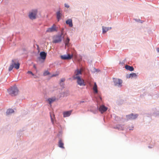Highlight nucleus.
Wrapping results in <instances>:
<instances>
[{
	"label": "nucleus",
	"instance_id": "nucleus-33",
	"mask_svg": "<svg viewBox=\"0 0 159 159\" xmlns=\"http://www.w3.org/2000/svg\"><path fill=\"white\" fill-rule=\"evenodd\" d=\"M56 76V75H52V76Z\"/></svg>",
	"mask_w": 159,
	"mask_h": 159
},
{
	"label": "nucleus",
	"instance_id": "nucleus-24",
	"mask_svg": "<svg viewBox=\"0 0 159 159\" xmlns=\"http://www.w3.org/2000/svg\"><path fill=\"white\" fill-rule=\"evenodd\" d=\"M70 39L68 38H67L65 42V45H67L69 43Z\"/></svg>",
	"mask_w": 159,
	"mask_h": 159
},
{
	"label": "nucleus",
	"instance_id": "nucleus-18",
	"mask_svg": "<svg viewBox=\"0 0 159 159\" xmlns=\"http://www.w3.org/2000/svg\"><path fill=\"white\" fill-rule=\"evenodd\" d=\"M125 68L126 70L130 71H132L134 70V68L132 66H131L127 65H126L125 66Z\"/></svg>",
	"mask_w": 159,
	"mask_h": 159
},
{
	"label": "nucleus",
	"instance_id": "nucleus-7",
	"mask_svg": "<svg viewBox=\"0 0 159 159\" xmlns=\"http://www.w3.org/2000/svg\"><path fill=\"white\" fill-rule=\"evenodd\" d=\"M138 116V115L137 114L134 115L133 113H131L130 115H127L126 117L127 120H134L137 118Z\"/></svg>",
	"mask_w": 159,
	"mask_h": 159
},
{
	"label": "nucleus",
	"instance_id": "nucleus-19",
	"mask_svg": "<svg viewBox=\"0 0 159 159\" xmlns=\"http://www.w3.org/2000/svg\"><path fill=\"white\" fill-rule=\"evenodd\" d=\"M93 89L95 93H97L98 92V89H97V86L95 82L94 84V85L93 88Z\"/></svg>",
	"mask_w": 159,
	"mask_h": 159
},
{
	"label": "nucleus",
	"instance_id": "nucleus-14",
	"mask_svg": "<svg viewBox=\"0 0 159 159\" xmlns=\"http://www.w3.org/2000/svg\"><path fill=\"white\" fill-rule=\"evenodd\" d=\"M71 112V111H69L64 112L63 113V116L64 117H66L69 116L70 115Z\"/></svg>",
	"mask_w": 159,
	"mask_h": 159
},
{
	"label": "nucleus",
	"instance_id": "nucleus-12",
	"mask_svg": "<svg viewBox=\"0 0 159 159\" xmlns=\"http://www.w3.org/2000/svg\"><path fill=\"white\" fill-rule=\"evenodd\" d=\"M12 64H13V66L16 69H19L20 67V64L17 62V63H16L15 60H12Z\"/></svg>",
	"mask_w": 159,
	"mask_h": 159
},
{
	"label": "nucleus",
	"instance_id": "nucleus-28",
	"mask_svg": "<svg viewBox=\"0 0 159 159\" xmlns=\"http://www.w3.org/2000/svg\"><path fill=\"white\" fill-rule=\"evenodd\" d=\"M64 5H65V6L67 7V8H69V6L67 4H66V3H65L64 4Z\"/></svg>",
	"mask_w": 159,
	"mask_h": 159
},
{
	"label": "nucleus",
	"instance_id": "nucleus-2",
	"mask_svg": "<svg viewBox=\"0 0 159 159\" xmlns=\"http://www.w3.org/2000/svg\"><path fill=\"white\" fill-rule=\"evenodd\" d=\"M8 91L9 94L12 96L16 95L19 92L18 89L16 86L11 87Z\"/></svg>",
	"mask_w": 159,
	"mask_h": 159
},
{
	"label": "nucleus",
	"instance_id": "nucleus-34",
	"mask_svg": "<svg viewBox=\"0 0 159 159\" xmlns=\"http://www.w3.org/2000/svg\"><path fill=\"white\" fill-rule=\"evenodd\" d=\"M100 99H101V98L100 97Z\"/></svg>",
	"mask_w": 159,
	"mask_h": 159
},
{
	"label": "nucleus",
	"instance_id": "nucleus-6",
	"mask_svg": "<svg viewBox=\"0 0 159 159\" xmlns=\"http://www.w3.org/2000/svg\"><path fill=\"white\" fill-rule=\"evenodd\" d=\"M62 40V35H58L56 36L53 41V42L55 43H57L60 42Z\"/></svg>",
	"mask_w": 159,
	"mask_h": 159
},
{
	"label": "nucleus",
	"instance_id": "nucleus-30",
	"mask_svg": "<svg viewBox=\"0 0 159 159\" xmlns=\"http://www.w3.org/2000/svg\"><path fill=\"white\" fill-rule=\"evenodd\" d=\"M51 121H52V123H53V118H52L51 116Z\"/></svg>",
	"mask_w": 159,
	"mask_h": 159
},
{
	"label": "nucleus",
	"instance_id": "nucleus-8",
	"mask_svg": "<svg viewBox=\"0 0 159 159\" xmlns=\"http://www.w3.org/2000/svg\"><path fill=\"white\" fill-rule=\"evenodd\" d=\"M56 25L54 24L51 27L48 28L46 30V32H52L55 31H57V30H56Z\"/></svg>",
	"mask_w": 159,
	"mask_h": 159
},
{
	"label": "nucleus",
	"instance_id": "nucleus-17",
	"mask_svg": "<svg viewBox=\"0 0 159 159\" xmlns=\"http://www.w3.org/2000/svg\"><path fill=\"white\" fill-rule=\"evenodd\" d=\"M111 29V27H102V33H105L107 31Z\"/></svg>",
	"mask_w": 159,
	"mask_h": 159
},
{
	"label": "nucleus",
	"instance_id": "nucleus-4",
	"mask_svg": "<svg viewBox=\"0 0 159 159\" xmlns=\"http://www.w3.org/2000/svg\"><path fill=\"white\" fill-rule=\"evenodd\" d=\"M113 82L115 85L118 87H121L122 86V80L120 79L114 78L113 79Z\"/></svg>",
	"mask_w": 159,
	"mask_h": 159
},
{
	"label": "nucleus",
	"instance_id": "nucleus-25",
	"mask_svg": "<svg viewBox=\"0 0 159 159\" xmlns=\"http://www.w3.org/2000/svg\"><path fill=\"white\" fill-rule=\"evenodd\" d=\"M50 74V73L48 71H46L43 74L44 76H46Z\"/></svg>",
	"mask_w": 159,
	"mask_h": 159
},
{
	"label": "nucleus",
	"instance_id": "nucleus-10",
	"mask_svg": "<svg viewBox=\"0 0 159 159\" xmlns=\"http://www.w3.org/2000/svg\"><path fill=\"white\" fill-rule=\"evenodd\" d=\"M72 57V55H70L68 54L67 55H62L61 56V59L63 60H69Z\"/></svg>",
	"mask_w": 159,
	"mask_h": 159
},
{
	"label": "nucleus",
	"instance_id": "nucleus-32",
	"mask_svg": "<svg viewBox=\"0 0 159 159\" xmlns=\"http://www.w3.org/2000/svg\"><path fill=\"white\" fill-rule=\"evenodd\" d=\"M157 50L158 52H159V48H158L157 49Z\"/></svg>",
	"mask_w": 159,
	"mask_h": 159
},
{
	"label": "nucleus",
	"instance_id": "nucleus-21",
	"mask_svg": "<svg viewBox=\"0 0 159 159\" xmlns=\"http://www.w3.org/2000/svg\"><path fill=\"white\" fill-rule=\"evenodd\" d=\"M14 112V111L13 109H8L7 111L6 114L7 115H8Z\"/></svg>",
	"mask_w": 159,
	"mask_h": 159
},
{
	"label": "nucleus",
	"instance_id": "nucleus-3",
	"mask_svg": "<svg viewBox=\"0 0 159 159\" xmlns=\"http://www.w3.org/2000/svg\"><path fill=\"white\" fill-rule=\"evenodd\" d=\"M82 74V70L80 69L79 70L78 69H77L75 71L74 74L73 75V78L74 80H75L81 77V75Z\"/></svg>",
	"mask_w": 159,
	"mask_h": 159
},
{
	"label": "nucleus",
	"instance_id": "nucleus-26",
	"mask_svg": "<svg viewBox=\"0 0 159 159\" xmlns=\"http://www.w3.org/2000/svg\"><path fill=\"white\" fill-rule=\"evenodd\" d=\"M65 80V78H62L61 79L60 84H61V82H63Z\"/></svg>",
	"mask_w": 159,
	"mask_h": 159
},
{
	"label": "nucleus",
	"instance_id": "nucleus-31",
	"mask_svg": "<svg viewBox=\"0 0 159 159\" xmlns=\"http://www.w3.org/2000/svg\"><path fill=\"white\" fill-rule=\"evenodd\" d=\"M34 67L35 68V69H36V66L35 65H34Z\"/></svg>",
	"mask_w": 159,
	"mask_h": 159
},
{
	"label": "nucleus",
	"instance_id": "nucleus-15",
	"mask_svg": "<svg viewBox=\"0 0 159 159\" xmlns=\"http://www.w3.org/2000/svg\"><path fill=\"white\" fill-rule=\"evenodd\" d=\"M61 16L62 14L60 13V11H58L57 12V18L58 21L61 19Z\"/></svg>",
	"mask_w": 159,
	"mask_h": 159
},
{
	"label": "nucleus",
	"instance_id": "nucleus-1",
	"mask_svg": "<svg viewBox=\"0 0 159 159\" xmlns=\"http://www.w3.org/2000/svg\"><path fill=\"white\" fill-rule=\"evenodd\" d=\"M37 13L38 10L37 9L32 10L29 12V18L32 20L35 19L36 18Z\"/></svg>",
	"mask_w": 159,
	"mask_h": 159
},
{
	"label": "nucleus",
	"instance_id": "nucleus-20",
	"mask_svg": "<svg viewBox=\"0 0 159 159\" xmlns=\"http://www.w3.org/2000/svg\"><path fill=\"white\" fill-rule=\"evenodd\" d=\"M58 146L60 148H64V143L62 142V140H59V141Z\"/></svg>",
	"mask_w": 159,
	"mask_h": 159
},
{
	"label": "nucleus",
	"instance_id": "nucleus-5",
	"mask_svg": "<svg viewBox=\"0 0 159 159\" xmlns=\"http://www.w3.org/2000/svg\"><path fill=\"white\" fill-rule=\"evenodd\" d=\"M76 80V82L78 85L80 86L85 85V84L84 82V80L82 79L81 77L75 79Z\"/></svg>",
	"mask_w": 159,
	"mask_h": 159
},
{
	"label": "nucleus",
	"instance_id": "nucleus-16",
	"mask_svg": "<svg viewBox=\"0 0 159 159\" xmlns=\"http://www.w3.org/2000/svg\"><path fill=\"white\" fill-rule=\"evenodd\" d=\"M66 23L67 24L69 25L70 27H72L73 26L72 20L71 19H69L67 20Z\"/></svg>",
	"mask_w": 159,
	"mask_h": 159
},
{
	"label": "nucleus",
	"instance_id": "nucleus-11",
	"mask_svg": "<svg viewBox=\"0 0 159 159\" xmlns=\"http://www.w3.org/2000/svg\"><path fill=\"white\" fill-rule=\"evenodd\" d=\"M107 109V108L103 105H102L99 107V111L102 113L106 111Z\"/></svg>",
	"mask_w": 159,
	"mask_h": 159
},
{
	"label": "nucleus",
	"instance_id": "nucleus-29",
	"mask_svg": "<svg viewBox=\"0 0 159 159\" xmlns=\"http://www.w3.org/2000/svg\"><path fill=\"white\" fill-rule=\"evenodd\" d=\"M28 74H32V75H33V74L32 72L30 71H29L28 72Z\"/></svg>",
	"mask_w": 159,
	"mask_h": 159
},
{
	"label": "nucleus",
	"instance_id": "nucleus-23",
	"mask_svg": "<svg viewBox=\"0 0 159 159\" xmlns=\"http://www.w3.org/2000/svg\"><path fill=\"white\" fill-rule=\"evenodd\" d=\"M14 66H13V64H12V63L10 65V67L9 68L8 70L9 71H11L13 68H14Z\"/></svg>",
	"mask_w": 159,
	"mask_h": 159
},
{
	"label": "nucleus",
	"instance_id": "nucleus-9",
	"mask_svg": "<svg viewBox=\"0 0 159 159\" xmlns=\"http://www.w3.org/2000/svg\"><path fill=\"white\" fill-rule=\"evenodd\" d=\"M40 57L39 59H41L43 60V62L46 59L47 53L44 52H41L40 53Z\"/></svg>",
	"mask_w": 159,
	"mask_h": 159
},
{
	"label": "nucleus",
	"instance_id": "nucleus-22",
	"mask_svg": "<svg viewBox=\"0 0 159 159\" xmlns=\"http://www.w3.org/2000/svg\"><path fill=\"white\" fill-rule=\"evenodd\" d=\"M137 76V75L136 73H133L130 74L129 76V78H133L134 77H136Z\"/></svg>",
	"mask_w": 159,
	"mask_h": 159
},
{
	"label": "nucleus",
	"instance_id": "nucleus-27",
	"mask_svg": "<svg viewBox=\"0 0 159 159\" xmlns=\"http://www.w3.org/2000/svg\"><path fill=\"white\" fill-rule=\"evenodd\" d=\"M63 28H62L61 30V35H63L64 32H63Z\"/></svg>",
	"mask_w": 159,
	"mask_h": 159
},
{
	"label": "nucleus",
	"instance_id": "nucleus-13",
	"mask_svg": "<svg viewBox=\"0 0 159 159\" xmlns=\"http://www.w3.org/2000/svg\"><path fill=\"white\" fill-rule=\"evenodd\" d=\"M56 100V98L55 97H53L52 98H48L47 101L50 104H51L53 102H54Z\"/></svg>",
	"mask_w": 159,
	"mask_h": 159
}]
</instances>
